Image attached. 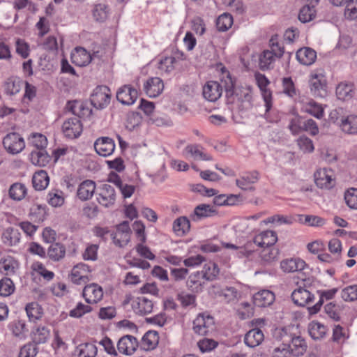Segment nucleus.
I'll list each match as a JSON object with an SVG mask.
<instances>
[{
  "label": "nucleus",
  "mask_w": 357,
  "mask_h": 357,
  "mask_svg": "<svg viewBox=\"0 0 357 357\" xmlns=\"http://www.w3.org/2000/svg\"><path fill=\"white\" fill-rule=\"evenodd\" d=\"M294 325L282 328H276L273 331V337L275 341L281 342V346L275 348L274 357H299L304 355L307 349L305 340L295 331Z\"/></svg>",
  "instance_id": "1"
},
{
  "label": "nucleus",
  "mask_w": 357,
  "mask_h": 357,
  "mask_svg": "<svg viewBox=\"0 0 357 357\" xmlns=\"http://www.w3.org/2000/svg\"><path fill=\"white\" fill-rule=\"evenodd\" d=\"M236 100L237 107L241 112L250 110L254 105L253 91L251 86H239L234 94V101Z\"/></svg>",
  "instance_id": "2"
},
{
  "label": "nucleus",
  "mask_w": 357,
  "mask_h": 357,
  "mask_svg": "<svg viewBox=\"0 0 357 357\" xmlns=\"http://www.w3.org/2000/svg\"><path fill=\"white\" fill-rule=\"evenodd\" d=\"M111 100L110 89L105 85L96 86L90 97L91 105L96 109H102L107 107Z\"/></svg>",
  "instance_id": "3"
},
{
  "label": "nucleus",
  "mask_w": 357,
  "mask_h": 357,
  "mask_svg": "<svg viewBox=\"0 0 357 357\" xmlns=\"http://www.w3.org/2000/svg\"><path fill=\"white\" fill-rule=\"evenodd\" d=\"M131 229L128 221H123L116 226V231L110 234L114 244L123 248L130 241Z\"/></svg>",
  "instance_id": "4"
},
{
  "label": "nucleus",
  "mask_w": 357,
  "mask_h": 357,
  "mask_svg": "<svg viewBox=\"0 0 357 357\" xmlns=\"http://www.w3.org/2000/svg\"><path fill=\"white\" fill-rule=\"evenodd\" d=\"M96 199L99 204L105 208L114 205L116 192L114 187L107 183L98 186L96 190Z\"/></svg>",
  "instance_id": "5"
},
{
  "label": "nucleus",
  "mask_w": 357,
  "mask_h": 357,
  "mask_svg": "<svg viewBox=\"0 0 357 357\" xmlns=\"http://www.w3.org/2000/svg\"><path fill=\"white\" fill-rule=\"evenodd\" d=\"M309 86L311 93L314 97L324 98L327 94V82L325 76L321 73L310 75Z\"/></svg>",
  "instance_id": "6"
},
{
  "label": "nucleus",
  "mask_w": 357,
  "mask_h": 357,
  "mask_svg": "<svg viewBox=\"0 0 357 357\" xmlns=\"http://www.w3.org/2000/svg\"><path fill=\"white\" fill-rule=\"evenodd\" d=\"M214 319L211 315L204 313L199 314L193 321V331L200 335H206L210 331L213 330Z\"/></svg>",
  "instance_id": "7"
},
{
  "label": "nucleus",
  "mask_w": 357,
  "mask_h": 357,
  "mask_svg": "<svg viewBox=\"0 0 357 357\" xmlns=\"http://www.w3.org/2000/svg\"><path fill=\"white\" fill-rule=\"evenodd\" d=\"M3 145L7 151L12 154L21 152L25 147L24 139L16 132H11L3 138Z\"/></svg>",
  "instance_id": "8"
},
{
  "label": "nucleus",
  "mask_w": 357,
  "mask_h": 357,
  "mask_svg": "<svg viewBox=\"0 0 357 357\" xmlns=\"http://www.w3.org/2000/svg\"><path fill=\"white\" fill-rule=\"evenodd\" d=\"M83 131V126L77 117L70 118L66 120L62 125V132L64 136L68 139L79 137Z\"/></svg>",
  "instance_id": "9"
},
{
  "label": "nucleus",
  "mask_w": 357,
  "mask_h": 357,
  "mask_svg": "<svg viewBox=\"0 0 357 357\" xmlns=\"http://www.w3.org/2000/svg\"><path fill=\"white\" fill-rule=\"evenodd\" d=\"M309 281L310 279L305 280L304 287H299L291 293V297L293 302L298 306L304 307L314 298V294L305 289L310 285Z\"/></svg>",
  "instance_id": "10"
},
{
  "label": "nucleus",
  "mask_w": 357,
  "mask_h": 357,
  "mask_svg": "<svg viewBox=\"0 0 357 357\" xmlns=\"http://www.w3.org/2000/svg\"><path fill=\"white\" fill-rule=\"evenodd\" d=\"M138 91L130 84L121 86L116 91V100L123 105H132L137 100Z\"/></svg>",
  "instance_id": "11"
},
{
  "label": "nucleus",
  "mask_w": 357,
  "mask_h": 357,
  "mask_svg": "<svg viewBox=\"0 0 357 357\" xmlns=\"http://www.w3.org/2000/svg\"><path fill=\"white\" fill-rule=\"evenodd\" d=\"M255 79L257 84L259 88L263 99L265 102L266 113L268 112L272 107V92L267 89V86L270 84L268 79L263 74L256 73Z\"/></svg>",
  "instance_id": "12"
},
{
  "label": "nucleus",
  "mask_w": 357,
  "mask_h": 357,
  "mask_svg": "<svg viewBox=\"0 0 357 357\" xmlns=\"http://www.w3.org/2000/svg\"><path fill=\"white\" fill-rule=\"evenodd\" d=\"M96 152L100 156L107 157L112 155L115 150V142L109 137H100L93 144Z\"/></svg>",
  "instance_id": "13"
},
{
  "label": "nucleus",
  "mask_w": 357,
  "mask_h": 357,
  "mask_svg": "<svg viewBox=\"0 0 357 357\" xmlns=\"http://www.w3.org/2000/svg\"><path fill=\"white\" fill-rule=\"evenodd\" d=\"M260 174L257 170L245 172L239 178L236 179V185L243 190L254 191L253 184L259 180Z\"/></svg>",
  "instance_id": "14"
},
{
  "label": "nucleus",
  "mask_w": 357,
  "mask_h": 357,
  "mask_svg": "<svg viewBox=\"0 0 357 357\" xmlns=\"http://www.w3.org/2000/svg\"><path fill=\"white\" fill-rule=\"evenodd\" d=\"M91 272L88 265L79 263L74 266L70 275V280L75 284H84L89 282L88 273Z\"/></svg>",
  "instance_id": "15"
},
{
  "label": "nucleus",
  "mask_w": 357,
  "mask_h": 357,
  "mask_svg": "<svg viewBox=\"0 0 357 357\" xmlns=\"http://www.w3.org/2000/svg\"><path fill=\"white\" fill-rule=\"evenodd\" d=\"M139 342L137 339L130 335L121 337L117 342L118 351L125 355H131L137 349Z\"/></svg>",
  "instance_id": "16"
},
{
  "label": "nucleus",
  "mask_w": 357,
  "mask_h": 357,
  "mask_svg": "<svg viewBox=\"0 0 357 357\" xmlns=\"http://www.w3.org/2000/svg\"><path fill=\"white\" fill-rule=\"evenodd\" d=\"M82 296L87 303H97L103 297V290L98 284L91 283L84 287Z\"/></svg>",
  "instance_id": "17"
},
{
  "label": "nucleus",
  "mask_w": 357,
  "mask_h": 357,
  "mask_svg": "<svg viewBox=\"0 0 357 357\" xmlns=\"http://www.w3.org/2000/svg\"><path fill=\"white\" fill-rule=\"evenodd\" d=\"M222 93V84L216 81H208L203 86V96L210 102L218 100Z\"/></svg>",
  "instance_id": "18"
},
{
  "label": "nucleus",
  "mask_w": 357,
  "mask_h": 357,
  "mask_svg": "<svg viewBox=\"0 0 357 357\" xmlns=\"http://www.w3.org/2000/svg\"><path fill=\"white\" fill-rule=\"evenodd\" d=\"M66 109L79 118L89 117L92 114L91 109L89 108L86 103L80 100L68 101Z\"/></svg>",
  "instance_id": "19"
},
{
  "label": "nucleus",
  "mask_w": 357,
  "mask_h": 357,
  "mask_svg": "<svg viewBox=\"0 0 357 357\" xmlns=\"http://www.w3.org/2000/svg\"><path fill=\"white\" fill-rule=\"evenodd\" d=\"M278 241V235L275 231L266 230L255 236L253 243L260 248L273 246Z\"/></svg>",
  "instance_id": "20"
},
{
  "label": "nucleus",
  "mask_w": 357,
  "mask_h": 357,
  "mask_svg": "<svg viewBox=\"0 0 357 357\" xmlns=\"http://www.w3.org/2000/svg\"><path fill=\"white\" fill-rule=\"evenodd\" d=\"M164 89L162 79L158 77H151L144 84V90L150 98L158 96Z\"/></svg>",
  "instance_id": "21"
},
{
  "label": "nucleus",
  "mask_w": 357,
  "mask_h": 357,
  "mask_svg": "<svg viewBox=\"0 0 357 357\" xmlns=\"http://www.w3.org/2000/svg\"><path fill=\"white\" fill-rule=\"evenodd\" d=\"M221 82L222 86L225 89L227 104L234 103V94L238 87L236 86V79L232 77L230 73L227 72L226 76L221 79Z\"/></svg>",
  "instance_id": "22"
},
{
  "label": "nucleus",
  "mask_w": 357,
  "mask_h": 357,
  "mask_svg": "<svg viewBox=\"0 0 357 357\" xmlns=\"http://www.w3.org/2000/svg\"><path fill=\"white\" fill-rule=\"evenodd\" d=\"M96 185L92 180H85L79 185L77 190V196L82 201L90 199L96 193Z\"/></svg>",
  "instance_id": "23"
},
{
  "label": "nucleus",
  "mask_w": 357,
  "mask_h": 357,
  "mask_svg": "<svg viewBox=\"0 0 357 357\" xmlns=\"http://www.w3.org/2000/svg\"><path fill=\"white\" fill-rule=\"evenodd\" d=\"M132 307L136 314L144 315L153 311V303L146 297L141 296L132 301Z\"/></svg>",
  "instance_id": "24"
},
{
  "label": "nucleus",
  "mask_w": 357,
  "mask_h": 357,
  "mask_svg": "<svg viewBox=\"0 0 357 357\" xmlns=\"http://www.w3.org/2000/svg\"><path fill=\"white\" fill-rule=\"evenodd\" d=\"M216 215H218V211L213 206L206 204H201L195 208L193 214H192L190 217L192 220L198 221L203 218L213 217Z\"/></svg>",
  "instance_id": "25"
},
{
  "label": "nucleus",
  "mask_w": 357,
  "mask_h": 357,
  "mask_svg": "<svg viewBox=\"0 0 357 357\" xmlns=\"http://www.w3.org/2000/svg\"><path fill=\"white\" fill-rule=\"evenodd\" d=\"M314 182L319 188L330 189L333 187L334 183L331 174L326 169H320L314 174Z\"/></svg>",
  "instance_id": "26"
},
{
  "label": "nucleus",
  "mask_w": 357,
  "mask_h": 357,
  "mask_svg": "<svg viewBox=\"0 0 357 357\" xmlns=\"http://www.w3.org/2000/svg\"><path fill=\"white\" fill-rule=\"evenodd\" d=\"M72 62L77 66H85L91 61L90 54L83 47H77L70 55Z\"/></svg>",
  "instance_id": "27"
},
{
  "label": "nucleus",
  "mask_w": 357,
  "mask_h": 357,
  "mask_svg": "<svg viewBox=\"0 0 357 357\" xmlns=\"http://www.w3.org/2000/svg\"><path fill=\"white\" fill-rule=\"evenodd\" d=\"M275 301V294L269 290H261L253 296V303L255 306L265 307L271 305Z\"/></svg>",
  "instance_id": "28"
},
{
  "label": "nucleus",
  "mask_w": 357,
  "mask_h": 357,
  "mask_svg": "<svg viewBox=\"0 0 357 357\" xmlns=\"http://www.w3.org/2000/svg\"><path fill=\"white\" fill-rule=\"evenodd\" d=\"M298 61L305 66H310L317 59V52L310 47H302L296 52Z\"/></svg>",
  "instance_id": "29"
},
{
  "label": "nucleus",
  "mask_w": 357,
  "mask_h": 357,
  "mask_svg": "<svg viewBox=\"0 0 357 357\" xmlns=\"http://www.w3.org/2000/svg\"><path fill=\"white\" fill-rule=\"evenodd\" d=\"M66 253L65 245L60 242H55L50 244L47 251V255L53 261L62 260Z\"/></svg>",
  "instance_id": "30"
},
{
  "label": "nucleus",
  "mask_w": 357,
  "mask_h": 357,
  "mask_svg": "<svg viewBox=\"0 0 357 357\" xmlns=\"http://www.w3.org/2000/svg\"><path fill=\"white\" fill-rule=\"evenodd\" d=\"M305 262L299 258L283 259L280 262V268L284 273H293L304 269Z\"/></svg>",
  "instance_id": "31"
},
{
  "label": "nucleus",
  "mask_w": 357,
  "mask_h": 357,
  "mask_svg": "<svg viewBox=\"0 0 357 357\" xmlns=\"http://www.w3.org/2000/svg\"><path fill=\"white\" fill-rule=\"evenodd\" d=\"M337 288H333L328 290H319L317 293L319 294V301L314 305L313 306L308 307V311L310 314H317L321 309L324 303V300H331L333 299L336 293L337 292Z\"/></svg>",
  "instance_id": "32"
},
{
  "label": "nucleus",
  "mask_w": 357,
  "mask_h": 357,
  "mask_svg": "<svg viewBox=\"0 0 357 357\" xmlns=\"http://www.w3.org/2000/svg\"><path fill=\"white\" fill-rule=\"evenodd\" d=\"M264 339V335L261 330L255 328L250 330L244 337V342L249 347L254 348L259 345Z\"/></svg>",
  "instance_id": "33"
},
{
  "label": "nucleus",
  "mask_w": 357,
  "mask_h": 357,
  "mask_svg": "<svg viewBox=\"0 0 357 357\" xmlns=\"http://www.w3.org/2000/svg\"><path fill=\"white\" fill-rule=\"evenodd\" d=\"M27 191L28 189L24 183L15 182L10 186L8 196L12 200L20 202L26 197Z\"/></svg>",
  "instance_id": "34"
},
{
  "label": "nucleus",
  "mask_w": 357,
  "mask_h": 357,
  "mask_svg": "<svg viewBox=\"0 0 357 357\" xmlns=\"http://www.w3.org/2000/svg\"><path fill=\"white\" fill-rule=\"evenodd\" d=\"M202 149L203 147L199 144H188L184 149V153L190 155L195 160H212V156L204 153Z\"/></svg>",
  "instance_id": "35"
},
{
  "label": "nucleus",
  "mask_w": 357,
  "mask_h": 357,
  "mask_svg": "<svg viewBox=\"0 0 357 357\" xmlns=\"http://www.w3.org/2000/svg\"><path fill=\"white\" fill-rule=\"evenodd\" d=\"M50 177L45 170H40L34 173L32 177V185L37 191L44 190L48 185Z\"/></svg>",
  "instance_id": "36"
},
{
  "label": "nucleus",
  "mask_w": 357,
  "mask_h": 357,
  "mask_svg": "<svg viewBox=\"0 0 357 357\" xmlns=\"http://www.w3.org/2000/svg\"><path fill=\"white\" fill-rule=\"evenodd\" d=\"M354 94L355 87L353 83L341 82L336 87V96L340 100H350Z\"/></svg>",
  "instance_id": "37"
},
{
  "label": "nucleus",
  "mask_w": 357,
  "mask_h": 357,
  "mask_svg": "<svg viewBox=\"0 0 357 357\" xmlns=\"http://www.w3.org/2000/svg\"><path fill=\"white\" fill-rule=\"evenodd\" d=\"M22 82V80L17 77L11 76L7 78L3 85L5 93L8 96L18 93L21 90Z\"/></svg>",
  "instance_id": "38"
},
{
  "label": "nucleus",
  "mask_w": 357,
  "mask_h": 357,
  "mask_svg": "<svg viewBox=\"0 0 357 357\" xmlns=\"http://www.w3.org/2000/svg\"><path fill=\"white\" fill-rule=\"evenodd\" d=\"M173 231L178 236L186 235L190 229V222L186 216H181L173 222Z\"/></svg>",
  "instance_id": "39"
},
{
  "label": "nucleus",
  "mask_w": 357,
  "mask_h": 357,
  "mask_svg": "<svg viewBox=\"0 0 357 357\" xmlns=\"http://www.w3.org/2000/svg\"><path fill=\"white\" fill-rule=\"evenodd\" d=\"M159 342V334L155 331H147L142 339L141 346L144 350H152Z\"/></svg>",
  "instance_id": "40"
},
{
  "label": "nucleus",
  "mask_w": 357,
  "mask_h": 357,
  "mask_svg": "<svg viewBox=\"0 0 357 357\" xmlns=\"http://www.w3.org/2000/svg\"><path fill=\"white\" fill-rule=\"evenodd\" d=\"M30 160L36 166L45 167L50 160V156L45 149L32 150L30 153Z\"/></svg>",
  "instance_id": "41"
},
{
  "label": "nucleus",
  "mask_w": 357,
  "mask_h": 357,
  "mask_svg": "<svg viewBox=\"0 0 357 357\" xmlns=\"http://www.w3.org/2000/svg\"><path fill=\"white\" fill-rule=\"evenodd\" d=\"M21 234L16 228L9 227L2 234V240L4 244L9 246H15L20 243Z\"/></svg>",
  "instance_id": "42"
},
{
  "label": "nucleus",
  "mask_w": 357,
  "mask_h": 357,
  "mask_svg": "<svg viewBox=\"0 0 357 357\" xmlns=\"http://www.w3.org/2000/svg\"><path fill=\"white\" fill-rule=\"evenodd\" d=\"M18 262L11 256H6L0 260V271L6 275H13L18 268Z\"/></svg>",
  "instance_id": "43"
},
{
  "label": "nucleus",
  "mask_w": 357,
  "mask_h": 357,
  "mask_svg": "<svg viewBox=\"0 0 357 357\" xmlns=\"http://www.w3.org/2000/svg\"><path fill=\"white\" fill-rule=\"evenodd\" d=\"M341 130L349 135L357 134V115L351 114L341 121Z\"/></svg>",
  "instance_id": "44"
},
{
  "label": "nucleus",
  "mask_w": 357,
  "mask_h": 357,
  "mask_svg": "<svg viewBox=\"0 0 357 357\" xmlns=\"http://www.w3.org/2000/svg\"><path fill=\"white\" fill-rule=\"evenodd\" d=\"M220 273L218 266L212 261H209L204 264L202 271V276L208 281L215 280Z\"/></svg>",
  "instance_id": "45"
},
{
  "label": "nucleus",
  "mask_w": 357,
  "mask_h": 357,
  "mask_svg": "<svg viewBox=\"0 0 357 357\" xmlns=\"http://www.w3.org/2000/svg\"><path fill=\"white\" fill-rule=\"evenodd\" d=\"M46 206L36 205L30 208L29 216L33 222H43L46 218Z\"/></svg>",
  "instance_id": "46"
},
{
  "label": "nucleus",
  "mask_w": 357,
  "mask_h": 357,
  "mask_svg": "<svg viewBox=\"0 0 357 357\" xmlns=\"http://www.w3.org/2000/svg\"><path fill=\"white\" fill-rule=\"evenodd\" d=\"M47 200L49 204L53 207H59L64 203L63 192L57 189L50 190L47 196Z\"/></svg>",
  "instance_id": "47"
},
{
  "label": "nucleus",
  "mask_w": 357,
  "mask_h": 357,
  "mask_svg": "<svg viewBox=\"0 0 357 357\" xmlns=\"http://www.w3.org/2000/svg\"><path fill=\"white\" fill-rule=\"evenodd\" d=\"M326 328L318 321H312L309 326V334L314 340H319L325 336Z\"/></svg>",
  "instance_id": "48"
},
{
  "label": "nucleus",
  "mask_w": 357,
  "mask_h": 357,
  "mask_svg": "<svg viewBox=\"0 0 357 357\" xmlns=\"http://www.w3.org/2000/svg\"><path fill=\"white\" fill-rule=\"evenodd\" d=\"M92 12L96 21L104 22L108 17L109 9L108 6L105 3H98L94 6Z\"/></svg>",
  "instance_id": "49"
},
{
  "label": "nucleus",
  "mask_w": 357,
  "mask_h": 357,
  "mask_svg": "<svg viewBox=\"0 0 357 357\" xmlns=\"http://www.w3.org/2000/svg\"><path fill=\"white\" fill-rule=\"evenodd\" d=\"M50 337V331L45 326H39L33 333L32 342L36 345L45 343Z\"/></svg>",
  "instance_id": "50"
},
{
  "label": "nucleus",
  "mask_w": 357,
  "mask_h": 357,
  "mask_svg": "<svg viewBox=\"0 0 357 357\" xmlns=\"http://www.w3.org/2000/svg\"><path fill=\"white\" fill-rule=\"evenodd\" d=\"M29 144L36 149H45L47 145V137L40 133H33L29 138Z\"/></svg>",
  "instance_id": "51"
},
{
  "label": "nucleus",
  "mask_w": 357,
  "mask_h": 357,
  "mask_svg": "<svg viewBox=\"0 0 357 357\" xmlns=\"http://www.w3.org/2000/svg\"><path fill=\"white\" fill-rule=\"evenodd\" d=\"M233 24V17L229 13H223L216 20V27L220 31H227Z\"/></svg>",
  "instance_id": "52"
},
{
  "label": "nucleus",
  "mask_w": 357,
  "mask_h": 357,
  "mask_svg": "<svg viewBox=\"0 0 357 357\" xmlns=\"http://www.w3.org/2000/svg\"><path fill=\"white\" fill-rule=\"evenodd\" d=\"M178 62L175 57L165 56L160 59L158 63V68L165 73H170L175 68V65Z\"/></svg>",
  "instance_id": "53"
},
{
  "label": "nucleus",
  "mask_w": 357,
  "mask_h": 357,
  "mask_svg": "<svg viewBox=\"0 0 357 357\" xmlns=\"http://www.w3.org/2000/svg\"><path fill=\"white\" fill-rule=\"evenodd\" d=\"M279 250L273 246L264 248L261 253L262 261L266 263H271L278 258Z\"/></svg>",
  "instance_id": "54"
},
{
  "label": "nucleus",
  "mask_w": 357,
  "mask_h": 357,
  "mask_svg": "<svg viewBox=\"0 0 357 357\" xmlns=\"http://www.w3.org/2000/svg\"><path fill=\"white\" fill-rule=\"evenodd\" d=\"M15 291V285L13 280L9 278H3L0 280V296L7 297L11 295Z\"/></svg>",
  "instance_id": "55"
},
{
  "label": "nucleus",
  "mask_w": 357,
  "mask_h": 357,
  "mask_svg": "<svg viewBox=\"0 0 357 357\" xmlns=\"http://www.w3.org/2000/svg\"><path fill=\"white\" fill-rule=\"evenodd\" d=\"M275 56L272 52L264 50L259 57V66L262 70H268L272 68L271 66L275 61Z\"/></svg>",
  "instance_id": "56"
},
{
  "label": "nucleus",
  "mask_w": 357,
  "mask_h": 357,
  "mask_svg": "<svg viewBox=\"0 0 357 357\" xmlns=\"http://www.w3.org/2000/svg\"><path fill=\"white\" fill-rule=\"evenodd\" d=\"M315 13L314 8L304 5L300 10L298 19L303 23L308 22L315 17Z\"/></svg>",
  "instance_id": "57"
},
{
  "label": "nucleus",
  "mask_w": 357,
  "mask_h": 357,
  "mask_svg": "<svg viewBox=\"0 0 357 357\" xmlns=\"http://www.w3.org/2000/svg\"><path fill=\"white\" fill-rule=\"evenodd\" d=\"M91 311L92 307L90 305L79 302L75 308L70 310L69 316L73 318H80L85 314L89 313Z\"/></svg>",
  "instance_id": "58"
},
{
  "label": "nucleus",
  "mask_w": 357,
  "mask_h": 357,
  "mask_svg": "<svg viewBox=\"0 0 357 357\" xmlns=\"http://www.w3.org/2000/svg\"><path fill=\"white\" fill-rule=\"evenodd\" d=\"M38 348L34 342H29L20 348L18 357H35Z\"/></svg>",
  "instance_id": "59"
},
{
  "label": "nucleus",
  "mask_w": 357,
  "mask_h": 357,
  "mask_svg": "<svg viewBox=\"0 0 357 357\" xmlns=\"http://www.w3.org/2000/svg\"><path fill=\"white\" fill-rule=\"evenodd\" d=\"M349 337L344 328L340 325H335L333 329L332 340L334 342L342 344Z\"/></svg>",
  "instance_id": "60"
},
{
  "label": "nucleus",
  "mask_w": 357,
  "mask_h": 357,
  "mask_svg": "<svg viewBox=\"0 0 357 357\" xmlns=\"http://www.w3.org/2000/svg\"><path fill=\"white\" fill-rule=\"evenodd\" d=\"M341 296L347 302L357 301V284L349 285L344 288L342 290Z\"/></svg>",
  "instance_id": "61"
},
{
  "label": "nucleus",
  "mask_w": 357,
  "mask_h": 357,
  "mask_svg": "<svg viewBox=\"0 0 357 357\" xmlns=\"http://www.w3.org/2000/svg\"><path fill=\"white\" fill-rule=\"evenodd\" d=\"M26 312L30 320L36 321L41 317V307L37 303H31L26 306Z\"/></svg>",
  "instance_id": "62"
},
{
  "label": "nucleus",
  "mask_w": 357,
  "mask_h": 357,
  "mask_svg": "<svg viewBox=\"0 0 357 357\" xmlns=\"http://www.w3.org/2000/svg\"><path fill=\"white\" fill-rule=\"evenodd\" d=\"M304 118L296 115L292 118L289 123L288 128L292 135H296L302 132Z\"/></svg>",
  "instance_id": "63"
},
{
  "label": "nucleus",
  "mask_w": 357,
  "mask_h": 357,
  "mask_svg": "<svg viewBox=\"0 0 357 357\" xmlns=\"http://www.w3.org/2000/svg\"><path fill=\"white\" fill-rule=\"evenodd\" d=\"M344 199L351 208L357 209V188H349L344 193Z\"/></svg>",
  "instance_id": "64"
}]
</instances>
